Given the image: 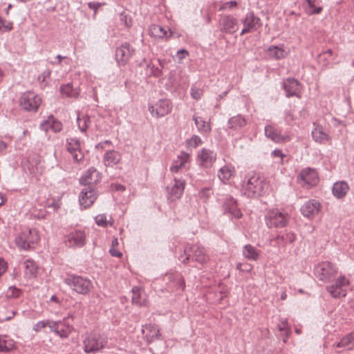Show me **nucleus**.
I'll list each match as a JSON object with an SVG mask.
<instances>
[{"mask_svg": "<svg viewBox=\"0 0 354 354\" xmlns=\"http://www.w3.org/2000/svg\"><path fill=\"white\" fill-rule=\"evenodd\" d=\"M266 182L259 174L248 172L242 183V192L248 197H257L264 193Z\"/></svg>", "mask_w": 354, "mask_h": 354, "instance_id": "1", "label": "nucleus"}, {"mask_svg": "<svg viewBox=\"0 0 354 354\" xmlns=\"http://www.w3.org/2000/svg\"><path fill=\"white\" fill-rule=\"evenodd\" d=\"M313 272L319 281L328 283L335 278L338 268L330 261H322L315 266Z\"/></svg>", "mask_w": 354, "mask_h": 354, "instance_id": "2", "label": "nucleus"}, {"mask_svg": "<svg viewBox=\"0 0 354 354\" xmlns=\"http://www.w3.org/2000/svg\"><path fill=\"white\" fill-rule=\"evenodd\" d=\"M64 283L78 294L87 295L93 288L92 281L82 276L69 274L64 278Z\"/></svg>", "mask_w": 354, "mask_h": 354, "instance_id": "3", "label": "nucleus"}, {"mask_svg": "<svg viewBox=\"0 0 354 354\" xmlns=\"http://www.w3.org/2000/svg\"><path fill=\"white\" fill-rule=\"evenodd\" d=\"M189 259L203 264L207 261L208 257L205 249L198 245H187L184 249V254L179 257V260L187 263Z\"/></svg>", "mask_w": 354, "mask_h": 354, "instance_id": "4", "label": "nucleus"}, {"mask_svg": "<svg viewBox=\"0 0 354 354\" xmlns=\"http://www.w3.org/2000/svg\"><path fill=\"white\" fill-rule=\"evenodd\" d=\"M39 236L35 229L24 228L15 238L16 245L24 250L33 248L38 242Z\"/></svg>", "mask_w": 354, "mask_h": 354, "instance_id": "5", "label": "nucleus"}, {"mask_svg": "<svg viewBox=\"0 0 354 354\" xmlns=\"http://www.w3.org/2000/svg\"><path fill=\"white\" fill-rule=\"evenodd\" d=\"M266 223L270 228L283 227L289 221L288 213L278 209L269 210L265 217Z\"/></svg>", "mask_w": 354, "mask_h": 354, "instance_id": "6", "label": "nucleus"}, {"mask_svg": "<svg viewBox=\"0 0 354 354\" xmlns=\"http://www.w3.org/2000/svg\"><path fill=\"white\" fill-rule=\"evenodd\" d=\"M106 340L101 335L91 333L83 340V349L86 353H95L102 349Z\"/></svg>", "mask_w": 354, "mask_h": 354, "instance_id": "7", "label": "nucleus"}, {"mask_svg": "<svg viewBox=\"0 0 354 354\" xmlns=\"http://www.w3.org/2000/svg\"><path fill=\"white\" fill-rule=\"evenodd\" d=\"M349 283V280L345 276L341 275L332 284L327 286L326 289L333 298L344 297Z\"/></svg>", "mask_w": 354, "mask_h": 354, "instance_id": "8", "label": "nucleus"}, {"mask_svg": "<svg viewBox=\"0 0 354 354\" xmlns=\"http://www.w3.org/2000/svg\"><path fill=\"white\" fill-rule=\"evenodd\" d=\"M86 234L82 230H73L64 237V245L70 248H82L86 244Z\"/></svg>", "mask_w": 354, "mask_h": 354, "instance_id": "9", "label": "nucleus"}, {"mask_svg": "<svg viewBox=\"0 0 354 354\" xmlns=\"http://www.w3.org/2000/svg\"><path fill=\"white\" fill-rule=\"evenodd\" d=\"M19 101L21 109L27 111L36 112L41 103V98L36 93L28 91L24 93Z\"/></svg>", "mask_w": 354, "mask_h": 354, "instance_id": "10", "label": "nucleus"}, {"mask_svg": "<svg viewBox=\"0 0 354 354\" xmlns=\"http://www.w3.org/2000/svg\"><path fill=\"white\" fill-rule=\"evenodd\" d=\"M298 183L304 188L309 189L316 186L319 183V177L315 169L310 167L303 169L297 177Z\"/></svg>", "mask_w": 354, "mask_h": 354, "instance_id": "11", "label": "nucleus"}, {"mask_svg": "<svg viewBox=\"0 0 354 354\" xmlns=\"http://www.w3.org/2000/svg\"><path fill=\"white\" fill-rule=\"evenodd\" d=\"M135 50L127 42L122 44L115 49V59L118 64L124 66L134 55Z\"/></svg>", "mask_w": 354, "mask_h": 354, "instance_id": "12", "label": "nucleus"}, {"mask_svg": "<svg viewBox=\"0 0 354 354\" xmlns=\"http://www.w3.org/2000/svg\"><path fill=\"white\" fill-rule=\"evenodd\" d=\"M243 28L241 32L243 35L248 32H253L261 26V19L253 12H248L241 20Z\"/></svg>", "mask_w": 354, "mask_h": 354, "instance_id": "13", "label": "nucleus"}, {"mask_svg": "<svg viewBox=\"0 0 354 354\" xmlns=\"http://www.w3.org/2000/svg\"><path fill=\"white\" fill-rule=\"evenodd\" d=\"M97 193L96 190L90 186L85 187L81 191L79 196V203L82 208L86 209L91 206L96 201Z\"/></svg>", "mask_w": 354, "mask_h": 354, "instance_id": "14", "label": "nucleus"}, {"mask_svg": "<svg viewBox=\"0 0 354 354\" xmlns=\"http://www.w3.org/2000/svg\"><path fill=\"white\" fill-rule=\"evenodd\" d=\"M172 105L168 100H160L154 105L149 106V111L153 116L163 117L171 111Z\"/></svg>", "mask_w": 354, "mask_h": 354, "instance_id": "15", "label": "nucleus"}, {"mask_svg": "<svg viewBox=\"0 0 354 354\" xmlns=\"http://www.w3.org/2000/svg\"><path fill=\"white\" fill-rule=\"evenodd\" d=\"M50 329L61 338H66L71 333L73 327L68 322L66 319H64L63 320L58 322L52 321Z\"/></svg>", "mask_w": 354, "mask_h": 354, "instance_id": "16", "label": "nucleus"}, {"mask_svg": "<svg viewBox=\"0 0 354 354\" xmlns=\"http://www.w3.org/2000/svg\"><path fill=\"white\" fill-rule=\"evenodd\" d=\"M322 208L321 203L316 200L306 201L300 208L302 215L308 218H313L317 216Z\"/></svg>", "mask_w": 354, "mask_h": 354, "instance_id": "17", "label": "nucleus"}, {"mask_svg": "<svg viewBox=\"0 0 354 354\" xmlns=\"http://www.w3.org/2000/svg\"><path fill=\"white\" fill-rule=\"evenodd\" d=\"M66 148L74 161L78 162L84 158V153L80 149V142L78 139L68 138L66 140Z\"/></svg>", "mask_w": 354, "mask_h": 354, "instance_id": "18", "label": "nucleus"}, {"mask_svg": "<svg viewBox=\"0 0 354 354\" xmlns=\"http://www.w3.org/2000/svg\"><path fill=\"white\" fill-rule=\"evenodd\" d=\"M247 124L245 118L241 115H237L230 118L227 124L226 131L229 134L234 135V131H238Z\"/></svg>", "mask_w": 354, "mask_h": 354, "instance_id": "19", "label": "nucleus"}, {"mask_svg": "<svg viewBox=\"0 0 354 354\" xmlns=\"http://www.w3.org/2000/svg\"><path fill=\"white\" fill-rule=\"evenodd\" d=\"M142 333L148 343L153 342L160 337L159 328L153 324H146L142 326Z\"/></svg>", "mask_w": 354, "mask_h": 354, "instance_id": "20", "label": "nucleus"}, {"mask_svg": "<svg viewBox=\"0 0 354 354\" xmlns=\"http://www.w3.org/2000/svg\"><path fill=\"white\" fill-rule=\"evenodd\" d=\"M200 164L205 167H210L216 159V154L213 151L203 148L198 155Z\"/></svg>", "mask_w": 354, "mask_h": 354, "instance_id": "21", "label": "nucleus"}, {"mask_svg": "<svg viewBox=\"0 0 354 354\" xmlns=\"http://www.w3.org/2000/svg\"><path fill=\"white\" fill-rule=\"evenodd\" d=\"M223 209L225 213L230 214L236 218H239L242 216V214L237 207L236 201L232 197L228 196L225 198L223 203Z\"/></svg>", "mask_w": 354, "mask_h": 354, "instance_id": "22", "label": "nucleus"}, {"mask_svg": "<svg viewBox=\"0 0 354 354\" xmlns=\"http://www.w3.org/2000/svg\"><path fill=\"white\" fill-rule=\"evenodd\" d=\"M333 347L337 352H341L342 350L350 351L354 349V333H351L341 339L337 344H333Z\"/></svg>", "mask_w": 354, "mask_h": 354, "instance_id": "23", "label": "nucleus"}, {"mask_svg": "<svg viewBox=\"0 0 354 354\" xmlns=\"http://www.w3.org/2000/svg\"><path fill=\"white\" fill-rule=\"evenodd\" d=\"M283 89L286 93V96L288 97L299 96L300 93V84L294 78H288L283 82Z\"/></svg>", "mask_w": 354, "mask_h": 354, "instance_id": "24", "label": "nucleus"}, {"mask_svg": "<svg viewBox=\"0 0 354 354\" xmlns=\"http://www.w3.org/2000/svg\"><path fill=\"white\" fill-rule=\"evenodd\" d=\"M101 179L100 173L93 167L89 168L82 176L80 183L83 185H91L96 184Z\"/></svg>", "mask_w": 354, "mask_h": 354, "instance_id": "25", "label": "nucleus"}, {"mask_svg": "<svg viewBox=\"0 0 354 354\" xmlns=\"http://www.w3.org/2000/svg\"><path fill=\"white\" fill-rule=\"evenodd\" d=\"M313 126L314 129L311 132V135L315 142L323 144L330 140V136L324 131L323 127L316 123H313Z\"/></svg>", "mask_w": 354, "mask_h": 354, "instance_id": "26", "label": "nucleus"}, {"mask_svg": "<svg viewBox=\"0 0 354 354\" xmlns=\"http://www.w3.org/2000/svg\"><path fill=\"white\" fill-rule=\"evenodd\" d=\"M265 135L267 138H270L276 142H287L290 140L288 136H282L281 133L271 125H267L265 127Z\"/></svg>", "mask_w": 354, "mask_h": 354, "instance_id": "27", "label": "nucleus"}, {"mask_svg": "<svg viewBox=\"0 0 354 354\" xmlns=\"http://www.w3.org/2000/svg\"><path fill=\"white\" fill-rule=\"evenodd\" d=\"M189 160V155L185 152H181L176 160L172 162L170 167V171L173 173H177L180 169L187 167V164Z\"/></svg>", "mask_w": 354, "mask_h": 354, "instance_id": "28", "label": "nucleus"}, {"mask_svg": "<svg viewBox=\"0 0 354 354\" xmlns=\"http://www.w3.org/2000/svg\"><path fill=\"white\" fill-rule=\"evenodd\" d=\"M221 26V31L232 34L238 29V21L233 16L227 15L223 17Z\"/></svg>", "mask_w": 354, "mask_h": 354, "instance_id": "29", "label": "nucleus"}, {"mask_svg": "<svg viewBox=\"0 0 354 354\" xmlns=\"http://www.w3.org/2000/svg\"><path fill=\"white\" fill-rule=\"evenodd\" d=\"M185 187V180L184 179L174 178V184L169 192V197L171 200L180 198L183 195Z\"/></svg>", "mask_w": 354, "mask_h": 354, "instance_id": "30", "label": "nucleus"}, {"mask_svg": "<svg viewBox=\"0 0 354 354\" xmlns=\"http://www.w3.org/2000/svg\"><path fill=\"white\" fill-rule=\"evenodd\" d=\"M40 128L45 131H52L53 132H59L62 130V124L60 122L55 120L53 115L48 118L47 120H44L41 124Z\"/></svg>", "mask_w": 354, "mask_h": 354, "instance_id": "31", "label": "nucleus"}, {"mask_svg": "<svg viewBox=\"0 0 354 354\" xmlns=\"http://www.w3.org/2000/svg\"><path fill=\"white\" fill-rule=\"evenodd\" d=\"M349 190V186L346 181H338L333 184L332 193L333 196L338 198H344Z\"/></svg>", "mask_w": 354, "mask_h": 354, "instance_id": "32", "label": "nucleus"}, {"mask_svg": "<svg viewBox=\"0 0 354 354\" xmlns=\"http://www.w3.org/2000/svg\"><path fill=\"white\" fill-rule=\"evenodd\" d=\"M120 154L115 150L108 151L104 156V162L106 166L115 165L120 162Z\"/></svg>", "mask_w": 354, "mask_h": 354, "instance_id": "33", "label": "nucleus"}, {"mask_svg": "<svg viewBox=\"0 0 354 354\" xmlns=\"http://www.w3.org/2000/svg\"><path fill=\"white\" fill-rule=\"evenodd\" d=\"M193 120L198 131L202 134H206L211 131V126L209 122L205 121V120L196 115H193Z\"/></svg>", "mask_w": 354, "mask_h": 354, "instance_id": "34", "label": "nucleus"}, {"mask_svg": "<svg viewBox=\"0 0 354 354\" xmlns=\"http://www.w3.org/2000/svg\"><path fill=\"white\" fill-rule=\"evenodd\" d=\"M60 93L63 97L76 98L80 95L77 88H73L72 83L63 84L60 86Z\"/></svg>", "mask_w": 354, "mask_h": 354, "instance_id": "35", "label": "nucleus"}, {"mask_svg": "<svg viewBox=\"0 0 354 354\" xmlns=\"http://www.w3.org/2000/svg\"><path fill=\"white\" fill-rule=\"evenodd\" d=\"M234 168L231 165H224L218 171V177L223 182L226 183L233 176Z\"/></svg>", "mask_w": 354, "mask_h": 354, "instance_id": "36", "label": "nucleus"}, {"mask_svg": "<svg viewBox=\"0 0 354 354\" xmlns=\"http://www.w3.org/2000/svg\"><path fill=\"white\" fill-rule=\"evenodd\" d=\"M243 255L248 260L257 261L259 257V252L254 246L247 244L243 248Z\"/></svg>", "mask_w": 354, "mask_h": 354, "instance_id": "37", "label": "nucleus"}, {"mask_svg": "<svg viewBox=\"0 0 354 354\" xmlns=\"http://www.w3.org/2000/svg\"><path fill=\"white\" fill-rule=\"evenodd\" d=\"M15 347L14 341L6 335H0V352H8Z\"/></svg>", "mask_w": 354, "mask_h": 354, "instance_id": "38", "label": "nucleus"}, {"mask_svg": "<svg viewBox=\"0 0 354 354\" xmlns=\"http://www.w3.org/2000/svg\"><path fill=\"white\" fill-rule=\"evenodd\" d=\"M149 33L151 37L163 38L167 35V30L159 25L153 24L149 28Z\"/></svg>", "mask_w": 354, "mask_h": 354, "instance_id": "39", "label": "nucleus"}, {"mask_svg": "<svg viewBox=\"0 0 354 354\" xmlns=\"http://www.w3.org/2000/svg\"><path fill=\"white\" fill-rule=\"evenodd\" d=\"M268 53L270 57L277 59L283 58L286 55V52L284 49L275 46H270L268 48Z\"/></svg>", "mask_w": 354, "mask_h": 354, "instance_id": "40", "label": "nucleus"}, {"mask_svg": "<svg viewBox=\"0 0 354 354\" xmlns=\"http://www.w3.org/2000/svg\"><path fill=\"white\" fill-rule=\"evenodd\" d=\"M25 266V274L27 277L31 278L35 276L36 273V266L35 263L30 260L27 259L24 261Z\"/></svg>", "mask_w": 354, "mask_h": 354, "instance_id": "41", "label": "nucleus"}, {"mask_svg": "<svg viewBox=\"0 0 354 354\" xmlns=\"http://www.w3.org/2000/svg\"><path fill=\"white\" fill-rule=\"evenodd\" d=\"M171 284H173L176 290L183 291L185 288V282L180 274H176L173 276V279L170 280Z\"/></svg>", "mask_w": 354, "mask_h": 354, "instance_id": "42", "label": "nucleus"}, {"mask_svg": "<svg viewBox=\"0 0 354 354\" xmlns=\"http://www.w3.org/2000/svg\"><path fill=\"white\" fill-rule=\"evenodd\" d=\"M77 123L79 129L82 132H86L90 123V118L86 115L81 116L80 114H78L77 118Z\"/></svg>", "mask_w": 354, "mask_h": 354, "instance_id": "43", "label": "nucleus"}, {"mask_svg": "<svg viewBox=\"0 0 354 354\" xmlns=\"http://www.w3.org/2000/svg\"><path fill=\"white\" fill-rule=\"evenodd\" d=\"M132 302L138 306L145 305V299H142L141 293L138 287H133L132 289Z\"/></svg>", "mask_w": 354, "mask_h": 354, "instance_id": "44", "label": "nucleus"}, {"mask_svg": "<svg viewBox=\"0 0 354 354\" xmlns=\"http://www.w3.org/2000/svg\"><path fill=\"white\" fill-rule=\"evenodd\" d=\"M308 6V13L309 15L319 14L322 10L321 6L316 5V0H306Z\"/></svg>", "mask_w": 354, "mask_h": 354, "instance_id": "45", "label": "nucleus"}, {"mask_svg": "<svg viewBox=\"0 0 354 354\" xmlns=\"http://www.w3.org/2000/svg\"><path fill=\"white\" fill-rule=\"evenodd\" d=\"M51 71L49 68L44 70L37 77V80L42 84V86H46L48 84V81L50 77Z\"/></svg>", "mask_w": 354, "mask_h": 354, "instance_id": "46", "label": "nucleus"}, {"mask_svg": "<svg viewBox=\"0 0 354 354\" xmlns=\"http://www.w3.org/2000/svg\"><path fill=\"white\" fill-rule=\"evenodd\" d=\"M17 312L15 310H11L10 311H6V310H0V322H8L12 319Z\"/></svg>", "mask_w": 354, "mask_h": 354, "instance_id": "47", "label": "nucleus"}, {"mask_svg": "<svg viewBox=\"0 0 354 354\" xmlns=\"http://www.w3.org/2000/svg\"><path fill=\"white\" fill-rule=\"evenodd\" d=\"M277 328L279 330L283 332L286 335V337L283 338V341L284 342H286V339L288 337L289 333H290V329L288 327V324L286 319L281 320L278 324Z\"/></svg>", "mask_w": 354, "mask_h": 354, "instance_id": "48", "label": "nucleus"}, {"mask_svg": "<svg viewBox=\"0 0 354 354\" xmlns=\"http://www.w3.org/2000/svg\"><path fill=\"white\" fill-rule=\"evenodd\" d=\"M51 323H52V321H50V320L39 321L35 324H34V326L32 327V330L37 333L39 332L46 326H48L50 328Z\"/></svg>", "mask_w": 354, "mask_h": 354, "instance_id": "49", "label": "nucleus"}, {"mask_svg": "<svg viewBox=\"0 0 354 354\" xmlns=\"http://www.w3.org/2000/svg\"><path fill=\"white\" fill-rule=\"evenodd\" d=\"M21 291L20 289L15 286H10L6 292V297L8 298H17L20 296Z\"/></svg>", "mask_w": 354, "mask_h": 354, "instance_id": "50", "label": "nucleus"}, {"mask_svg": "<svg viewBox=\"0 0 354 354\" xmlns=\"http://www.w3.org/2000/svg\"><path fill=\"white\" fill-rule=\"evenodd\" d=\"M278 239H281L285 243H292L295 241V234L292 232H287L281 236H279Z\"/></svg>", "mask_w": 354, "mask_h": 354, "instance_id": "51", "label": "nucleus"}, {"mask_svg": "<svg viewBox=\"0 0 354 354\" xmlns=\"http://www.w3.org/2000/svg\"><path fill=\"white\" fill-rule=\"evenodd\" d=\"M236 1H230L222 3L219 8V10H232L237 6Z\"/></svg>", "mask_w": 354, "mask_h": 354, "instance_id": "52", "label": "nucleus"}, {"mask_svg": "<svg viewBox=\"0 0 354 354\" xmlns=\"http://www.w3.org/2000/svg\"><path fill=\"white\" fill-rule=\"evenodd\" d=\"M187 144L189 147L195 148L202 144V140L199 136L194 135L187 141Z\"/></svg>", "mask_w": 354, "mask_h": 354, "instance_id": "53", "label": "nucleus"}, {"mask_svg": "<svg viewBox=\"0 0 354 354\" xmlns=\"http://www.w3.org/2000/svg\"><path fill=\"white\" fill-rule=\"evenodd\" d=\"M95 221L96 224L99 226L106 227L108 224L105 214H98L95 216Z\"/></svg>", "mask_w": 354, "mask_h": 354, "instance_id": "54", "label": "nucleus"}, {"mask_svg": "<svg viewBox=\"0 0 354 354\" xmlns=\"http://www.w3.org/2000/svg\"><path fill=\"white\" fill-rule=\"evenodd\" d=\"M202 93H203V92H202L201 89L196 88L194 86H192L191 91H190V94L193 99L196 100H199L202 95Z\"/></svg>", "mask_w": 354, "mask_h": 354, "instance_id": "55", "label": "nucleus"}, {"mask_svg": "<svg viewBox=\"0 0 354 354\" xmlns=\"http://www.w3.org/2000/svg\"><path fill=\"white\" fill-rule=\"evenodd\" d=\"M148 67L151 73L155 77H160L162 74V70L154 65L149 64Z\"/></svg>", "mask_w": 354, "mask_h": 354, "instance_id": "56", "label": "nucleus"}, {"mask_svg": "<svg viewBox=\"0 0 354 354\" xmlns=\"http://www.w3.org/2000/svg\"><path fill=\"white\" fill-rule=\"evenodd\" d=\"M199 197L204 201H206L209 198L210 196V189L205 187L202 189L199 192Z\"/></svg>", "mask_w": 354, "mask_h": 354, "instance_id": "57", "label": "nucleus"}, {"mask_svg": "<svg viewBox=\"0 0 354 354\" xmlns=\"http://www.w3.org/2000/svg\"><path fill=\"white\" fill-rule=\"evenodd\" d=\"M236 269L242 272H250L252 270V266L248 263H239L236 264Z\"/></svg>", "mask_w": 354, "mask_h": 354, "instance_id": "58", "label": "nucleus"}, {"mask_svg": "<svg viewBox=\"0 0 354 354\" xmlns=\"http://www.w3.org/2000/svg\"><path fill=\"white\" fill-rule=\"evenodd\" d=\"M188 52L185 49H180L176 53V57L179 59H183L186 56L188 55Z\"/></svg>", "mask_w": 354, "mask_h": 354, "instance_id": "59", "label": "nucleus"}, {"mask_svg": "<svg viewBox=\"0 0 354 354\" xmlns=\"http://www.w3.org/2000/svg\"><path fill=\"white\" fill-rule=\"evenodd\" d=\"M7 270V263L5 261L0 258V277Z\"/></svg>", "mask_w": 354, "mask_h": 354, "instance_id": "60", "label": "nucleus"}, {"mask_svg": "<svg viewBox=\"0 0 354 354\" xmlns=\"http://www.w3.org/2000/svg\"><path fill=\"white\" fill-rule=\"evenodd\" d=\"M12 29V22L3 21V24L2 25V30L5 31H10Z\"/></svg>", "mask_w": 354, "mask_h": 354, "instance_id": "61", "label": "nucleus"}, {"mask_svg": "<svg viewBox=\"0 0 354 354\" xmlns=\"http://www.w3.org/2000/svg\"><path fill=\"white\" fill-rule=\"evenodd\" d=\"M272 156L274 157H279L281 159V162L283 161V158L286 156L285 154L283 153L282 151L280 149H275L272 152Z\"/></svg>", "mask_w": 354, "mask_h": 354, "instance_id": "62", "label": "nucleus"}, {"mask_svg": "<svg viewBox=\"0 0 354 354\" xmlns=\"http://www.w3.org/2000/svg\"><path fill=\"white\" fill-rule=\"evenodd\" d=\"M65 58H66V57H63L60 55H57L55 57V60L51 61L50 63L53 65H59L61 64L62 61Z\"/></svg>", "mask_w": 354, "mask_h": 354, "instance_id": "63", "label": "nucleus"}, {"mask_svg": "<svg viewBox=\"0 0 354 354\" xmlns=\"http://www.w3.org/2000/svg\"><path fill=\"white\" fill-rule=\"evenodd\" d=\"M109 252L113 257H120L122 256V253L113 247H111Z\"/></svg>", "mask_w": 354, "mask_h": 354, "instance_id": "64", "label": "nucleus"}]
</instances>
